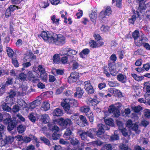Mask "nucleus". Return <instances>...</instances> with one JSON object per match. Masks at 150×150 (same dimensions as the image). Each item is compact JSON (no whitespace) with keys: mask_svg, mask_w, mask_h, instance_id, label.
<instances>
[{"mask_svg":"<svg viewBox=\"0 0 150 150\" xmlns=\"http://www.w3.org/2000/svg\"><path fill=\"white\" fill-rule=\"evenodd\" d=\"M79 64L77 62L74 61L72 64V69H76L78 68L79 66Z\"/></svg>","mask_w":150,"mask_h":150,"instance_id":"e2e57ef3","label":"nucleus"},{"mask_svg":"<svg viewBox=\"0 0 150 150\" xmlns=\"http://www.w3.org/2000/svg\"><path fill=\"white\" fill-rule=\"evenodd\" d=\"M28 74L30 80L33 82H35L36 81L38 80V77L34 75L31 71H29Z\"/></svg>","mask_w":150,"mask_h":150,"instance_id":"6ab92c4d","label":"nucleus"},{"mask_svg":"<svg viewBox=\"0 0 150 150\" xmlns=\"http://www.w3.org/2000/svg\"><path fill=\"white\" fill-rule=\"evenodd\" d=\"M66 102L69 103L71 106L75 107H77L78 105L77 101L73 99H66Z\"/></svg>","mask_w":150,"mask_h":150,"instance_id":"f8f14e48","label":"nucleus"},{"mask_svg":"<svg viewBox=\"0 0 150 150\" xmlns=\"http://www.w3.org/2000/svg\"><path fill=\"white\" fill-rule=\"evenodd\" d=\"M85 89L88 94H92L94 93V90L91 84L90 81H88L84 82Z\"/></svg>","mask_w":150,"mask_h":150,"instance_id":"39448f33","label":"nucleus"},{"mask_svg":"<svg viewBox=\"0 0 150 150\" xmlns=\"http://www.w3.org/2000/svg\"><path fill=\"white\" fill-rule=\"evenodd\" d=\"M23 142L26 143H28L30 142L31 140H34L37 141V138L34 136H31L30 137L25 136L23 138Z\"/></svg>","mask_w":150,"mask_h":150,"instance_id":"2eb2a0df","label":"nucleus"},{"mask_svg":"<svg viewBox=\"0 0 150 150\" xmlns=\"http://www.w3.org/2000/svg\"><path fill=\"white\" fill-rule=\"evenodd\" d=\"M54 71L58 75H62L64 73V71L62 70L55 69L54 70Z\"/></svg>","mask_w":150,"mask_h":150,"instance_id":"864d4df0","label":"nucleus"},{"mask_svg":"<svg viewBox=\"0 0 150 150\" xmlns=\"http://www.w3.org/2000/svg\"><path fill=\"white\" fill-rule=\"evenodd\" d=\"M26 75L23 73H20L19 75V78L21 80H24L25 79Z\"/></svg>","mask_w":150,"mask_h":150,"instance_id":"0e129e2a","label":"nucleus"},{"mask_svg":"<svg viewBox=\"0 0 150 150\" xmlns=\"http://www.w3.org/2000/svg\"><path fill=\"white\" fill-rule=\"evenodd\" d=\"M101 31L104 32H107L110 29L109 27L103 25L100 28Z\"/></svg>","mask_w":150,"mask_h":150,"instance_id":"8fccbe9b","label":"nucleus"},{"mask_svg":"<svg viewBox=\"0 0 150 150\" xmlns=\"http://www.w3.org/2000/svg\"><path fill=\"white\" fill-rule=\"evenodd\" d=\"M8 94H9L8 96L13 99V98L16 94V93L15 91L11 89L10 90V92L8 93Z\"/></svg>","mask_w":150,"mask_h":150,"instance_id":"58836bf2","label":"nucleus"},{"mask_svg":"<svg viewBox=\"0 0 150 150\" xmlns=\"http://www.w3.org/2000/svg\"><path fill=\"white\" fill-rule=\"evenodd\" d=\"M61 105L68 113L71 114L72 113V111L70 110L71 105L69 103L66 102V99L64 100L63 102L62 103Z\"/></svg>","mask_w":150,"mask_h":150,"instance_id":"6e6552de","label":"nucleus"},{"mask_svg":"<svg viewBox=\"0 0 150 150\" xmlns=\"http://www.w3.org/2000/svg\"><path fill=\"white\" fill-rule=\"evenodd\" d=\"M139 8L140 10V12H139L138 11L136 12L138 17H139V16H142V11L144 10H145L146 9V7L144 6H141V5H139Z\"/></svg>","mask_w":150,"mask_h":150,"instance_id":"bb28decb","label":"nucleus"},{"mask_svg":"<svg viewBox=\"0 0 150 150\" xmlns=\"http://www.w3.org/2000/svg\"><path fill=\"white\" fill-rule=\"evenodd\" d=\"M117 80L123 83H125L126 81V76L122 74H120L117 76Z\"/></svg>","mask_w":150,"mask_h":150,"instance_id":"5701e85b","label":"nucleus"},{"mask_svg":"<svg viewBox=\"0 0 150 150\" xmlns=\"http://www.w3.org/2000/svg\"><path fill=\"white\" fill-rule=\"evenodd\" d=\"M47 136L50 139L57 140L59 139V134L55 132L52 134H48L47 135Z\"/></svg>","mask_w":150,"mask_h":150,"instance_id":"dca6fc26","label":"nucleus"},{"mask_svg":"<svg viewBox=\"0 0 150 150\" xmlns=\"http://www.w3.org/2000/svg\"><path fill=\"white\" fill-rule=\"evenodd\" d=\"M90 110V108L86 106L82 107L80 109V110L81 112H84L86 113L90 112H89Z\"/></svg>","mask_w":150,"mask_h":150,"instance_id":"473e14b6","label":"nucleus"},{"mask_svg":"<svg viewBox=\"0 0 150 150\" xmlns=\"http://www.w3.org/2000/svg\"><path fill=\"white\" fill-rule=\"evenodd\" d=\"M40 104V100H35L31 103L29 108L32 109H33Z\"/></svg>","mask_w":150,"mask_h":150,"instance_id":"b1692460","label":"nucleus"},{"mask_svg":"<svg viewBox=\"0 0 150 150\" xmlns=\"http://www.w3.org/2000/svg\"><path fill=\"white\" fill-rule=\"evenodd\" d=\"M111 119H106L104 120L105 122L107 125L112 126L114 125Z\"/></svg>","mask_w":150,"mask_h":150,"instance_id":"4c0bfd02","label":"nucleus"},{"mask_svg":"<svg viewBox=\"0 0 150 150\" xmlns=\"http://www.w3.org/2000/svg\"><path fill=\"white\" fill-rule=\"evenodd\" d=\"M50 108V104L48 103L44 102L42 105L41 107L42 110L46 111L48 110Z\"/></svg>","mask_w":150,"mask_h":150,"instance_id":"4be33fe9","label":"nucleus"},{"mask_svg":"<svg viewBox=\"0 0 150 150\" xmlns=\"http://www.w3.org/2000/svg\"><path fill=\"white\" fill-rule=\"evenodd\" d=\"M79 142V141L75 138L72 139L71 140V143L74 145H77Z\"/></svg>","mask_w":150,"mask_h":150,"instance_id":"3c124183","label":"nucleus"},{"mask_svg":"<svg viewBox=\"0 0 150 150\" xmlns=\"http://www.w3.org/2000/svg\"><path fill=\"white\" fill-rule=\"evenodd\" d=\"M49 117L47 114H44L41 116L40 120L42 123L46 124L49 122Z\"/></svg>","mask_w":150,"mask_h":150,"instance_id":"4468645a","label":"nucleus"},{"mask_svg":"<svg viewBox=\"0 0 150 150\" xmlns=\"http://www.w3.org/2000/svg\"><path fill=\"white\" fill-rule=\"evenodd\" d=\"M136 18V16L135 15H133L129 19V22L130 23L133 24L135 21Z\"/></svg>","mask_w":150,"mask_h":150,"instance_id":"a18cd8bd","label":"nucleus"},{"mask_svg":"<svg viewBox=\"0 0 150 150\" xmlns=\"http://www.w3.org/2000/svg\"><path fill=\"white\" fill-rule=\"evenodd\" d=\"M139 36V31L137 30L135 31L132 33V37L135 40V43L136 45L140 47L142 46L143 44L144 43V41H143L144 40V38L142 37H141L140 38V40L139 41H136L137 39Z\"/></svg>","mask_w":150,"mask_h":150,"instance_id":"7ed1b4c3","label":"nucleus"},{"mask_svg":"<svg viewBox=\"0 0 150 150\" xmlns=\"http://www.w3.org/2000/svg\"><path fill=\"white\" fill-rule=\"evenodd\" d=\"M28 117L29 119L31 122H35L36 121V117L34 116L33 113H31L29 115Z\"/></svg>","mask_w":150,"mask_h":150,"instance_id":"49530a36","label":"nucleus"},{"mask_svg":"<svg viewBox=\"0 0 150 150\" xmlns=\"http://www.w3.org/2000/svg\"><path fill=\"white\" fill-rule=\"evenodd\" d=\"M119 148L121 150H127L128 146L125 144H121L119 146Z\"/></svg>","mask_w":150,"mask_h":150,"instance_id":"052dcab7","label":"nucleus"},{"mask_svg":"<svg viewBox=\"0 0 150 150\" xmlns=\"http://www.w3.org/2000/svg\"><path fill=\"white\" fill-rule=\"evenodd\" d=\"M7 104H8L6 103H3L2 105V109L8 112L10 111L11 110V108Z\"/></svg>","mask_w":150,"mask_h":150,"instance_id":"c756f323","label":"nucleus"},{"mask_svg":"<svg viewBox=\"0 0 150 150\" xmlns=\"http://www.w3.org/2000/svg\"><path fill=\"white\" fill-rule=\"evenodd\" d=\"M144 115L147 117H150V111L148 109H146L144 111Z\"/></svg>","mask_w":150,"mask_h":150,"instance_id":"338daca9","label":"nucleus"},{"mask_svg":"<svg viewBox=\"0 0 150 150\" xmlns=\"http://www.w3.org/2000/svg\"><path fill=\"white\" fill-rule=\"evenodd\" d=\"M51 20L53 23H55L56 24L58 23L59 21V19L56 18L55 15H53L51 16Z\"/></svg>","mask_w":150,"mask_h":150,"instance_id":"5fc2aeb1","label":"nucleus"},{"mask_svg":"<svg viewBox=\"0 0 150 150\" xmlns=\"http://www.w3.org/2000/svg\"><path fill=\"white\" fill-rule=\"evenodd\" d=\"M40 76L42 80L44 81H45L47 80V75L45 72L41 73Z\"/></svg>","mask_w":150,"mask_h":150,"instance_id":"680f3d73","label":"nucleus"},{"mask_svg":"<svg viewBox=\"0 0 150 150\" xmlns=\"http://www.w3.org/2000/svg\"><path fill=\"white\" fill-rule=\"evenodd\" d=\"M119 139V137L118 135H113L111 136L110 138V140L112 141L114 140H118Z\"/></svg>","mask_w":150,"mask_h":150,"instance_id":"bf43d9fd","label":"nucleus"},{"mask_svg":"<svg viewBox=\"0 0 150 150\" xmlns=\"http://www.w3.org/2000/svg\"><path fill=\"white\" fill-rule=\"evenodd\" d=\"M26 128V127L25 126L21 125L18 126L17 129L19 133H22L24 132Z\"/></svg>","mask_w":150,"mask_h":150,"instance_id":"393cba45","label":"nucleus"},{"mask_svg":"<svg viewBox=\"0 0 150 150\" xmlns=\"http://www.w3.org/2000/svg\"><path fill=\"white\" fill-rule=\"evenodd\" d=\"M13 101V98L8 96L6 97L5 103L8 104L10 106H11L14 104Z\"/></svg>","mask_w":150,"mask_h":150,"instance_id":"aec40b11","label":"nucleus"},{"mask_svg":"<svg viewBox=\"0 0 150 150\" xmlns=\"http://www.w3.org/2000/svg\"><path fill=\"white\" fill-rule=\"evenodd\" d=\"M142 16H146L147 18L150 20V11H147L146 13H144V14H142Z\"/></svg>","mask_w":150,"mask_h":150,"instance_id":"774afa93","label":"nucleus"},{"mask_svg":"<svg viewBox=\"0 0 150 150\" xmlns=\"http://www.w3.org/2000/svg\"><path fill=\"white\" fill-rule=\"evenodd\" d=\"M13 79L11 77H8L7 79V81L6 82L5 85H11L13 83Z\"/></svg>","mask_w":150,"mask_h":150,"instance_id":"37998d69","label":"nucleus"},{"mask_svg":"<svg viewBox=\"0 0 150 150\" xmlns=\"http://www.w3.org/2000/svg\"><path fill=\"white\" fill-rule=\"evenodd\" d=\"M27 88L26 87L24 86H21L19 88L20 90L21 91H21L18 92V96H21L22 94L25 93Z\"/></svg>","mask_w":150,"mask_h":150,"instance_id":"c9c22d12","label":"nucleus"},{"mask_svg":"<svg viewBox=\"0 0 150 150\" xmlns=\"http://www.w3.org/2000/svg\"><path fill=\"white\" fill-rule=\"evenodd\" d=\"M119 130L122 133V134L125 136H126L128 135L127 130L125 128L122 129V127H119Z\"/></svg>","mask_w":150,"mask_h":150,"instance_id":"c03bdc74","label":"nucleus"},{"mask_svg":"<svg viewBox=\"0 0 150 150\" xmlns=\"http://www.w3.org/2000/svg\"><path fill=\"white\" fill-rule=\"evenodd\" d=\"M68 61L67 56L62 57L61 59V62L63 64H66Z\"/></svg>","mask_w":150,"mask_h":150,"instance_id":"4d7b16f0","label":"nucleus"},{"mask_svg":"<svg viewBox=\"0 0 150 150\" xmlns=\"http://www.w3.org/2000/svg\"><path fill=\"white\" fill-rule=\"evenodd\" d=\"M79 133L81 139L84 140L87 139V136L86 132H85L83 130H81Z\"/></svg>","mask_w":150,"mask_h":150,"instance_id":"a211bd4d","label":"nucleus"},{"mask_svg":"<svg viewBox=\"0 0 150 150\" xmlns=\"http://www.w3.org/2000/svg\"><path fill=\"white\" fill-rule=\"evenodd\" d=\"M89 43L90 46L92 48L97 47V42L96 41L91 40L90 42Z\"/></svg>","mask_w":150,"mask_h":150,"instance_id":"09e8293b","label":"nucleus"},{"mask_svg":"<svg viewBox=\"0 0 150 150\" xmlns=\"http://www.w3.org/2000/svg\"><path fill=\"white\" fill-rule=\"evenodd\" d=\"M60 57L58 54H55L53 57V60L54 62L57 63L59 61Z\"/></svg>","mask_w":150,"mask_h":150,"instance_id":"ea45409f","label":"nucleus"},{"mask_svg":"<svg viewBox=\"0 0 150 150\" xmlns=\"http://www.w3.org/2000/svg\"><path fill=\"white\" fill-rule=\"evenodd\" d=\"M98 130L97 131L96 134L97 135H100L103 134L104 132V125L102 124L98 125Z\"/></svg>","mask_w":150,"mask_h":150,"instance_id":"ddd939ff","label":"nucleus"},{"mask_svg":"<svg viewBox=\"0 0 150 150\" xmlns=\"http://www.w3.org/2000/svg\"><path fill=\"white\" fill-rule=\"evenodd\" d=\"M97 12L96 10H93L89 15V16L91 21L94 22L95 21L97 17Z\"/></svg>","mask_w":150,"mask_h":150,"instance_id":"9b49d317","label":"nucleus"},{"mask_svg":"<svg viewBox=\"0 0 150 150\" xmlns=\"http://www.w3.org/2000/svg\"><path fill=\"white\" fill-rule=\"evenodd\" d=\"M59 123L60 125L65 128L68 125H70L71 123V121L69 119H64L60 118L59 119Z\"/></svg>","mask_w":150,"mask_h":150,"instance_id":"0eeeda50","label":"nucleus"},{"mask_svg":"<svg viewBox=\"0 0 150 150\" xmlns=\"http://www.w3.org/2000/svg\"><path fill=\"white\" fill-rule=\"evenodd\" d=\"M7 129L9 131H11L12 130L16 125L15 123L13 122V121L8 124Z\"/></svg>","mask_w":150,"mask_h":150,"instance_id":"c85d7f7f","label":"nucleus"},{"mask_svg":"<svg viewBox=\"0 0 150 150\" xmlns=\"http://www.w3.org/2000/svg\"><path fill=\"white\" fill-rule=\"evenodd\" d=\"M6 144H11L13 141L14 137L12 136L6 137L5 138Z\"/></svg>","mask_w":150,"mask_h":150,"instance_id":"a878e982","label":"nucleus"},{"mask_svg":"<svg viewBox=\"0 0 150 150\" xmlns=\"http://www.w3.org/2000/svg\"><path fill=\"white\" fill-rule=\"evenodd\" d=\"M41 37L45 41L56 45H60L65 44V38L61 34L49 33L48 32L43 31L40 35Z\"/></svg>","mask_w":150,"mask_h":150,"instance_id":"f257e3e1","label":"nucleus"},{"mask_svg":"<svg viewBox=\"0 0 150 150\" xmlns=\"http://www.w3.org/2000/svg\"><path fill=\"white\" fill-rule=\"evenodd\" d=\"M69 48H63L60 52V54L61 55H69Z\"/></svg>","mask_w":150,"mask_h":150,"instance_id":"cd10ccee","label":"nucleus"},{"mask_svg":"<svg viewBox=\"0 0 150 150\" xmlns=\"http://www.w3.org/2000/svg\"><path fill=\"white\" fill-rule=\"evenodd\" d=\"M141 125L144 127H146L149 124V122L145 120H142L141 123Z\"/></svg>","mask_w":150,"mask_h":150,"instance_id":"6e6d98bb","label":"nucleus"},{"mask_svg":"<svg viewBox=\"0 0 150 150\" xmlns=\"http://www.w3.org/2000/svg\"><path fill=\"white\" fill-rule=\"evenodd\" d=\"M86 115L89 118L90 121L93 122V116L92 113L91 112H88L86 114Z\"/></svg>","mask_w":150,"mask_h":150,"instance_id":"a19ab883","label":"nucleus"},{"mask_svg":"<svg viewBox=\"0 0 150 150\" xmlns=\"http://www.w3.org/2000/svg\"><path fill=\"white\" fill-rule=\"evenodd\" d=\"M103 148L107 150H112V147L111 144H105L103 146Z\"/></svg>","mask_w":150,"mask_h":150,"instance_id":"de8ad7c7","label":"nucleus"},{"mask_svg":"<svg viewBox=\"0 0 150 150\" xmlns=\"http://www.w3.org/2000/svg\"><path fill=\"white\" fill-rule=\"evenodd\" d=\"M40 139L44 143L49 146H51V144L49 140L45 137H41L40 138Z\"/></svg>","mask_w":150,"mask_h":150,"instance_id":"72a5a7b5","label":"nucleus"},{"mask_svg":"<svg viewBox=\"0 0 150 150\" xmlns=\"http://www.w3.org/2000/svg\"><path fill=\"white\" fill-rule=\"evenodd\" d=\"M6 50L9 57L12 58L14 53V52L12 50L8 47H6Z\"/></svg>","mask_w":150,"mask_h":150,"instance_id":"2f4dec72","label":"nucleus"},{"mask_svg":"<svg viewBox=\"0 0 150 150\" xmlns=\"http://www.w3.org/2000/svg\"><path fill=\"white\" fill-rule=\"evenodd\" d=\"M133 109L134 112H138L142 110V107L140 106H137L133 107Z\"/></svg>","mask_w":150,"mask_h":150,"instance_id":"13d9d810","label":"nucleus"},{"mask_svg":"<svg viewBox=\"0 0 150 150\" xmlns=\"http://www.w3.org/2000/svg\"><path fill=\"white\" fill-rule=\"evenodd\" d=\"M18 104L23 108L26 107L27 104L23 99H20L17 100Z\"/></svg>","mask_w":150,"mask_h":150,"instance_id":"412c9836","label":"nucleus"},{"mask_svg":"<svg viewBox=\"0 0 150 150\" xmlns=\"http://www.w3.org/2000/svg\"><path fill=\"white\" fill-rule=\"evenodd\" d=\"M131 128L137 134L139 133L140 131L138 129V126L136 124H133Z\"/></svg>","mask_w":150,"mask_h":150,"instance_id":"7c9ffc66","label":"nucleus"},{"mask_svg":"<svg viewBox=\"0 0 150 150\" xmlns=\"http://www.w3.org/2000/svg\"><path fill=\"white\" fill-rule=\"evenodd\" d=\"M79 118L82 121L83 123L84 124V125H85V124H86V125H88V122L86 117L82 115H81L79 116Z\"/></svg>","mask_w":150,"mask_h":150,"instance_id":"e433bc0d","label":"nucleus"},{"mask_svg":"<svg viewBox=\"0 0 150 150\" xmlns=\"http://www.w3.org/2000/svg\"><path fill=\"white\" fill-rule=\"evenodd\" d=\"M12 63L16 67H17L19 66V63L18 62L17 59L16 57H13L12 58Z\"/></svg>","mask_w":150,"mask_h":150,"instance_id":"79ce46f5","label":"nucleus"},{"mask_svg":"<svg viewBox=\"0 0 150 150\" xmlns=\"http://www.w3.org/2000/svg\"><path fill=\"white\" fill-rule=\"evenodd\" d=\"M79 74L78 72H72L68 77V81L70 83L75 82L79 79Z\"/></svg>","mask_w":150,"mask_h":150,"instance_id":"20e7f679","label":"nucleus"},{"mask_svg":"<svg viewBox=\"0 0 150 150\" xmlns=\"http://www.w3.org/2000/svg\"><path fill=\"white\" fill-rule=\"evenodd\" d=\"M12 111L14 112H16L19 111V106L17 105L13 106L12 108Z\"/></svg>","mask_w":150,"mask_h":150,"instance_id":"69168bd1","label":"nucleus"},{"mask_svg":"<svg viewBox=\"0 0 150 150\" xmlns=\"http://www.w3.org/2000/svg\"><path fill=\"white\" fill-rule=\"evenodd\" d=\"M76 92L74 93V96L77 97L78 96L79 98H81L83 95V91L80 87H77L76 89Z\"/></svg>","mask_w":150,"mask_h":150,"instance_id":"9d476101","label":"nucleus"},{"mask_svg":"<svg viewBox=\"0 0 150 150\" xmlns=\"http://www.w3.org/2000/svg\"><path fill=\"white\" fill-rule=\"evenodd\" d=\"M67 56L68 57V61H69L70 63H71L72 62H73L74 61H75L74 60V57L73 56L68 55Z\"/></svg>","mask_w":150,"mask_h":150,"instance_id":"603ef678","label":"nucleus"},{"mask_svg":"<svg viewBox=\"0 0 150 150\" xmlns=\"http://www.w3.org/2000/svg\"><path fill=\"white\" fill-rule=\"evenodd\" d=\"M108 84L111 87H115L119 86V84L115 81H109Z\"/></svg>","mask_w":150,"mask_h":150,"instance_id":"f704fd0d","label":"nucleus"},{"mask_svg":"<svg viewBox=\"0 0 150 150\" xmlns=\"http://www.w3.org/2000/svg\"><path fill=\"white\" fill-rule=\"evenodd\" d=\"M112 11L110 7H107L105 11H102L99 14V17L102 19L106 18V16H109L111 14Z\"/></svg>","mask_w":150,"mask_h":150,"instance_id":"423d86ee","label":"nucleus"},{"mask_svg":"<svg viewBox=\"0 0 150 150\" xmlns=\"http://www.w3.org/2000/svg\"><path fill=\"white\" fill-rule=\"evenodd\" d=\"M4 119L3 120L4 123L6 124H9L12 121L11 120V118L10 115L7 113H5L4 115Z\"/></svg>","mask_w":150,"mask_h":150,"instance_id":"1a4fd4ad","label":"nucleus"},{"mask_svg":"<svg viewBox=\"0 0 150 150\" xmlns=\"http://www.w3.org/2000/svg\"><path fill=\"white\" fill-rule=\"evenodd\" d=\"M121 105V103H119L112 105L109 107L108 111L110 113H113L115 117H118L120 115V112L118 108Z\"/></svg>","mask_w":150,"mask_h":150,"instance_id":"f03ea898","label":"nucleus"},{"mask_svg":"<svg viewBox=\"0 0 150 150\" xmlns=\"http://www.w3.org/2000/svg\"><path fill=\"white\" fill-rule=\"evenodd\" d=\"M62 114V111L61 109L59 108H57L56 109H54L53 112V115L54 116H61Z\"/></svg>","mask_w":150,"mask_h":150,"instance_id":"f3484780","label":"nucleus"}]
</instances>
